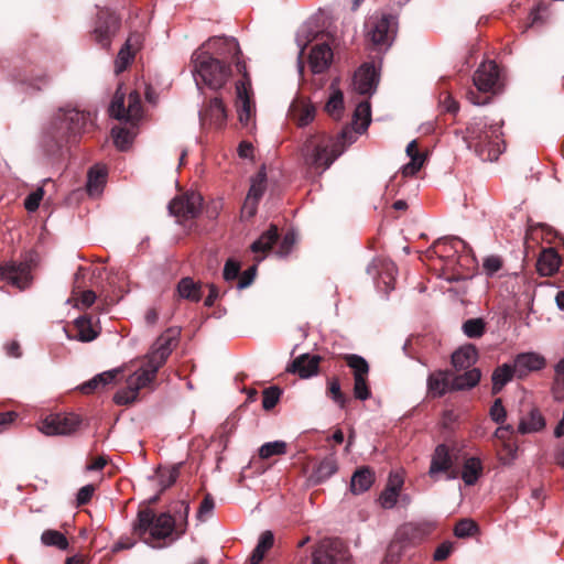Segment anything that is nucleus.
Returning <instances> with one entry per match:
<instances>
[{
    "label": "nucleus",
    "instance_id": "obj_27",
    "mask_svg": "<svg viewBox=\"0 0 564 564\" xmlns=\"http://www.w3.org/2000/svg\"><path fill=\"white\" fill-rule=\"evenodd\" d=\"M405 152L410 158V162L402 166L401 172L403 176L408 177L413 176L422 169L425 162V155L419 151L415 140H412L406 145Z\"/></svg>",
    "mask_w": 564,
    "mask_h": 564
},
{
    "label": "nucleus",
    "instance_id": "obj_61",
    "mask_svg": "<svg viewBox=\"0 0 564 564\" xmlns=\"http://www.w3.org/2000/svg\"><path fill=\"white\" fill-rule=\"evenodd\" d=\"M507 413L502 405L501 399H496L490 408V417L496 423H503L506 420Z\"/></svg>",
    "mask_w": 564,
    "mask_h": 564
},
{
    "label": "nucleus",
    "instance_id": "obj_52",
    "mask_svg": "<svg viewBox=\"0 0 564 564\" xmlns=\"http://www.w3.org/2000/svg\"><path fill=\"white\" fill-rule=\"evenodd\" d=\"M401 532L411 540H422L430 533V527L427 524L408 523L403 525Z\"/></svg>",
    "mask_w": 564,
    "mask_h": 564
},
{
    "label": "nucleus",
    "instance_id": "obj_21",
    "mask_svg": "<svg viewBox=\"0 0 564 564\" xmlns=\"http://www.w3.org/2000/svg\"><path fill=\"white\" fill-rule=\"evenodd\" d=\"M316 115L315 106L306 99L294 100L289 109V116L299 127L311 123Z\"/></svg>",
    "mask_w": 564,
    "mask_h": 564
},
{
    "label": "nucleus",
    "instance_id": "obj_15",
    "mask_svg": "<svg viewBox=\"0 0 564 564\" xmlns=\"http://www.w3.org/2000/svg\"><path fill=\"white\" fill-rule=\"evenodd\" d=\"M378 80V74L375 65L364 64L354 75V89L361 95H371L376 91Z\"/></svg>",
    "mask_w": 564,
    "mask_h": 564
},
{
    "label": "nucleus",
    "instance_id": "obj_55",
    "mask_svg": "<svg viewBox=\"0 0 564 564\" xmlns=\"http://www.w3.org/2000/svg\"><path fill=\"white\" fill-rule=\"evenodd\" d=\"M477 531V524L470 519L460 520L454 529V533L457 538H467L473 535Z\"/></svg>",
    "mask_w": 564,
    "mask_h": 564
},
{
    "label": "nucleus",
    "instance_id": "obj_11",
    "mask_svg": "<svg viewBox=\"0 0 564 564\" xmlns=\"http://www.w3.org/2000/svg\"><path fill=\"white\" fill-rule=\"evenodd\" d=\"M200 208L202 197L194 192L177 196L169 204L171 214L180 221L195 218L200 213Z\"/></svg>",
    "mask_w": 564,
    "mask_h": 564
},
{
    "label": "nucleus",
    "instance_id": "obj_63",
    "mask_svg": "<svg viewBox=\"0 0 564 564\" xmlns=\"http://www.w3.org/2000/svg\"><path fill=\"white\" fill-rule=\"evenodd\" d=\"M96 301L95 292L87 290L80 293V295L76 299V306L80 308L90 307Z\"/></svg>",
    "mask_w": 564,
    "mask_h": 564
},
{
    "label": "nucleus",
    "instance_id": "obj_38",
    "mask_svg": "<svg viewBox=\"0 0 564 564\" xmlns=\"http://www.w3.org/2000/svg\"><path fill=\"white\" fill-rule=\"evenodd\" d=\"M273 541L274 538L270 531H265L261 534L259 542L250 556L251 564H260L265 552L273 545Z\"/></svg>",
    "mask_w": 564,
    "mask_h": 564
},
{
    "label": "nucleus",
    "instance_id": "obj_46",
    "mask_svg": "<svg viewBox=\"0 0 564 564\" xmlns=\"http://www.w3.org/2000/svg\"><path fill=\"white\" fill-rule=\"evenodd\" d=\"M337 471V464L334 458H326L317 466L314 477L316 481L322 482L332 477Z\"/></svg>",
    "mask_w": 564,
    "mask_h": 564
},
{
    "label": "nucleus",
    "instance_id": "obj_4",
    "mask_svg": "<svg viewBox=\"0 0 564 564\" xmlns=\"http://www.w3.org/2000/svg\"><path fill=\"white\" fill-rule=\"evenodd\" d=\"M175 530L174 518L166 512L156 514L153 510L147 508L138 512L133 524V531L144 543L152 547H161V541L171 536Z\"/></svg>",
    "mask_w": 564,
    "mask_h": 564
},
{
    "label": "nucleus",
    "instance_id": "obj_25",
    "mask_svg": "<svg viewBox=\"0 0 564 564\" xmlns=\"http://www.w3.org/2000/svg\"><path fill=\"white\" fill-rule=\"evenodd\" d=\"M375 482V473L369 467L358 468L351 476L350 491L361 495L368 491Z\"/></svg>",
    "mask_w": 564,
    "mask_h": 564
},
{
    "label": "nucleus",
    "instance_id": "obj_10",
    "mask_svg": "<svg viewBox=\"0 0 564 564\" xmlns=\"http://www.w3.org/2000/svg\"><path fill=\"white\" fill-rule=\"evenodd\" d=\"M0 278L6 283L19 289H26L32 281L29 261H8L0 265Z\"/></svg>",
    "mask_w": 564,
    "mask_h": 564
},
{
    "label": "nucleus",
    "instance_id": "obj_12",
    "mask_svg": "<svg viewBox=\"0 0 564 564\" xmlns=\"http://www.w3.org/2000/svg\"><path fill=\"white\" fill-rule=\"evenodd\" d=\"M227 109L223 100L215 97L199 111L202 127L223 129L227 123Z\"/></svg>",
    "mask_w": 564,
    "mask_h": 564
},
{
    "label": "nucleus",
    "instance_id": "obj_43",
    "mask_svg": "<svg viewBox=\"0 0 564 564\" xmlns=\"http://www.w3.org/2000/svg\"><path fill=\"white\" fill-rule=\"evenodd\" d=\"M345 359L348 367L354 370V379L367 378L369 372V365L364 357L358 355H347Z\"/></svg>",
    "mask_w": 564,
    "mask_h": 564
},
{
    "label": "nucleus",
    "instance_id": "obj_28",
    "mask_svg": "<svg viewBox=\"0 0 564 564\" xmlns=\"http://www.w3.org/2000/svg\"><path fill=\"white\" fill-rule=\"evenodd\" d=\"M560 265L561 259L554 249L544 250L538 260V271L543 276L553 275Z\"/></svg>",
    "mask_w": 564,
    "mask_h": 564
},
{
    "label": "nucleus",
    "instance_id": "obj_60",
    "mask_svg": "<svg viewBox=\"0 0 564 564\" xmlns=\"http://www.w3.org/2000/svg\"><path fill=\"white\" fill-rule=\"evenodd\" d=\"M240 264L231 259L227 260L224 267V279L228 282L236 280L239 276Z\"/></svg>",
    "mask_w": 564,
    "mask_h": 564
},
{
    "label": "nucleus",
    "instance_id": "obj_2",
    "mask_svg": "<svg viewBox=\"0 0 564 564\" xmlns=\"http://www.w3.org/2000/svg\"><path fill=\"white\" fill-rule=\"evenodd\" d=\"M501 126L488 118H474L463 131V139L482 161H496L506 149Z\"/></svg>",
    "mask_w": 564,
    "mask_h": 564
},
{
    "label": "nucleus",
    "instance_id": "obj_20",
    "mask_svg": "<svg viewBox=\"0 0 564 564\" xmlns=\"http://www.w3.org/2000/svg\"><path fill=\"white\" fill-rule=\"evenodd\" d=\"M333 56V51L327 43L314 45L308 56L311 70L314 74L324 73L330 66Z\"/></svg>",
    "mask_w": 564,
    "mask_h": 564
},
{
    "label": "nucleus",
    "instance_id": "obj_48",
    "mask_svg": "<svg viewBox=\"0 0 564 564\" xmlns=\"http://www.w3.org/2000/svg\"><path fill=\"white\" fill-rule=\"evenodd\" d=\"M327 392L330 399L340 408L344 409L348 402L347 397L341 392L340 383L337 378H332L327 381Z\"/></svg>",
    "mask_w": 564,
    "mask_h": 564
},
{
    "label": "nucleus",
    "instance_id": "obj_58",
    "mask_svg": "<svg viewBox=\"0 0 564 564\" xmlns=\"http://www.w3.org/2000/svg\"><path fill=\"white\" fill-rule=\"evenodd\" d=\"M43 194L44 191L42 188H37L35 192L28 195L24 202L25 209L29 212H35L40 206V203L43 198Z\"/></svg>",
    "mask_w": 564,
    "mask_h": 564
},
{
    "label": "nucleus",
    "instance_id": "obj_17",
    "mask_svg": "<svg viewBox=\"0 0 564 564\" xmlns=\"http://www.w3.org/2000/svg\"><path fill=\"white\" fill-rule=\"evenodd\" d=\"M545 358L538 352H522L517 355L513 361V370L518 378H523L532 371H539L545 367Z\"/></svg>",
    "mask_w": 564,
    "mask_h": 564
},
{
    "label": "nucleus",
    "instance_id": "obj_9",
    "mask_svg": "<svg viewBox=\"0 0 564 564\" xmlns=\"http://www.w3.org/2000/svg\"><path fill=\"white\" fill-rule=\"evenodd\" d=\"M80 419L74 413H52L40 425V431L45 435H69L77 431Z\"/></svg>",
    "mask_w": 564,
    "mask_h": 564
},
{
    "label": "nucleus",
    "instance_id": "obj_36",
    "mask_svg": "<svg viewBox=\"0 0 564 564\" xmlns=\"http://www.w3.org/2000/svg\"><path fill=\"white\" fill-rule=\"evenodd\" d=\"M516 371L513 365L503 364L492 372V393L496 394L502 390V388L512 380Z\"/></svg>",
    "mask_w": 564,
    "mask_h": 564
},
{
    "label": "nucleus",
    "instance_id": "obj_23",
    "mask_svg": "<svg viewBox=\"0 0 564 564\" xmlns=\"http://www.w3.org/2000/svg\"><path fill=\"white\" fill-rule=\"evenodd\" d=\"M178 299L199 302L203 296L202 284L189 276L182 278L175 289Z\"/></svg>",
    "mask_w": 564,
    "mask_h": 564
},
{
    "label": "nucleus",
    "instance_id": "obj_14",
    "mask_svg": "<svg viewBox=\"0 0 564 564\" xmlns=\"http://www.w3.org/2000/svg\"><path fill=\"white\" fill-rule=\"evenodd\" d=\"M118 29V17L108 10H102L99 13L98 21L94 30L95 40L102 47L108 48L110 46L111 36L117 32Z\"/></svg>",
    "mask_w": 564,
    "mask_h": 564
},
{
    "label": "nucleus",
    "instance_id": "obj_16",
    "mask_svg": "<svg viewBox=\"0 0 564 564\" xmlns=\"http://www.w3.org/2000/svg\"><path fill=\"white\" fill-rule=\"evenodd\" d=\"M499 79V69L495 62L489 61L482 63L473 77L474 85L478 91L488 93L491 91Z\"/></svg>",
    "mask_w": 564,
    "mask_h": 564
},
{
    "label": "nucleus",
    "instance_id": "obj_30",
    "mask_svg": "<svg viewBox=\"0 0 564 564\" xmlns=\"http://www.w3.org/2000/svg\"><path fill=\"white\" fill-rule=\"evenodd\" d=\"M325 111L334 119H340L344 112V95L337 83L330 84V95L325 105Z\"/></svg>",
    "mask_w": 564,
    "mask_h": 564
},
{
    "label": "nucleus",
    "instance_id": "obj_1",
    "mask_svg": "<svg viewBox=\"0 0 564 564\" xmlns=\"http://www.w3.org/2000/svg\"><path fill=\"white\" fill-rule=\"evenodd\" d=\"M210 50L225 57L226 54H236L239 45L234 37H212L193 53V75L199 89L200 84L210 89H219L225 86L231 74L230 66L218 57H214Z\"/></svg>",
    "mask_w": 564,
    "mask_h": 564
},
{
    "label": "nucleus",
    "instance_id": "obj_39",
    "mask_svg": "<svg viewBox=\"0 0 564 564\" xmlns=\"http://www.w3.org/2000/svg\"><path fill=\"white\" fill-rule=\"evenodd\" d=\"M183 463L175 464L171 467L159 468L156 478L162 489L171 487L180 476L181 466Z\"/></svg>",
    "mask_w": 564,
    "mask_h": 564
},
{
    "label": "nucleus",
    "instance_id": "obj_34",
    "mask_svg": "<svg viewBox=\"0 0 564 564\" xmlns=\"http://www.w3.org/2000/svg\"><path fill=\"white\" fill-rule=\"evenodd\" d=\"M106 176L107 171L102 166L96 165L89 170L87 180V192L89 195L95 196L101 193L106 183Z\"/></svg>",
    "mask_w": 564,
    "mask_h": 564
},
{
    "label": "nucleus",
    "instance_id": "obj_50",
    "mask_svg": "<svg viewBox=\"0 0 564 564\" xmlns=\"http://www.w3.org/2000/svg\"><path fill=\"white\" fill-rule=\"evenodd\" d=\"M142 113L141 98L137 91L128 96L127 121L138 120Z\"/></svg>",
    "mask_w": 564,
    "mask_h": 564
},
{
    "label": "nucleus",
    "instance_id": "obj_22",
    "mask_svg": "<svg viewBox=\"0 0 564 564\" xmlns=\"http://www.w3.org/2000/svg\"><path fill=\"white\" fill-rule=\"evenodd\" d=\"M452 467L453 460L448 447L445 444L437 445L432 454L429 476L436 480L438 474L447 473Z\"/></svg>",
    "mask_w": 564,
    "mask_h": 564
},
{
    "label": "nucleus",
    "instance_id": "obj_31",
    "mask_svg": "<svg viewBox=\"0 0 564 564\" xmlns=\"http://www.w3.org/2000/svg\"><path fill=\"white\" fill-rule=\"evenodd\" d=\"M139 44H140V35L139 34H131L128 37L124 46L118 53V56H117V59L115 63L116 73L119 74L128 67V65L130 64V62L133 58V53L131 52V47L138 46Z\"/></svg>",
    "mask_w": 564,
    "mask_h": 564
},
{
    "label": "nucleus",
    "instance_id": "obj_62",
    "mask_svg": "<svg viewBox=\"0 0 564 564\" xmlns=\"http://www.w3.org/2000/svg\"><path fill=\"white\" fill-rule=\"evenodd\" d=\"M482 267L488 275H494L501 269L502 261L498 256H490L484 260Z\"/></svg>",
    "mask_w": 564,
    "mask_h": 564
},
{
    "label": "nucleus",
    "instance_id": "obj_47",
    "mask_svg": "<svg viewBox=\"0 0 564 564\" xmlns=\"http://www.w3.org/2000/svg\"><path fill=\"white\" fill-rule=\"evenodd\" d=\"M265 173L259 172L252 180L249 192L247 194V198L254 199L259 202L265 191Z\"/></svg>",
    "mask_w": 564,
    "mask_h": 564
},
{
    "label": "nucleus",
    "instance_id": "obj_13",
    "mask_svg": "<svg viewBox=\"0 0 564 564\" xmlns=\"http://www.w3.org/2000/svg\"><path fill=\"white\" fill-rule=\"evenodd\" d=\"M152 380L147 377V375L142 373L140 370H137L128 378L127 387L119 390L115 394V403L119 405H126L134 402L138 398L139 391L142 388L149 386Z\"/></svg>",
    "mask_w": 564,
    "mask_h": 564
},
{
    "label": "nucleus",
    "instance_id": "obj_49",
    "mask_svg": "<svg viewBox=\"0 0 564 564\" xmlns=\"http://www.w3.org/2000/svg\"><path fill=\"white\" fill-rule=\"evenodd\" d=\"M78 330L76 338L80 341H91L97 337L90 322L85 317H79L75 321Z\"/></svg>",
    "mask_w": 564,
    "mask_h": 564
},
{
    "label": "nucleus",
    "instance_id": "obj_3",
    "mask_svg": "<svg viewBox=\"0 0 564 564\" xmlns=\"http://www.w3.org/2000/svg\"><path fill=\"white\" fill-rule=\"evenodd\" d=\"M347 134V131H343L339 138H333L325 133L311 134L301 147L304 163L308 167L323 173L344 152Z\"/></svg>",
    "mask_w": 564,
    "mask_h": 564
},
{
    "label": "nucleus",
    "instance_id": "obj_7",
    "mask_svg": "<svg viewBox=\"0 0 564 564\" xmlns=\"http://www.w3.org/2000/svg\"><path fill=\"white\" fill-rule=\"evenodd\" d=\"M367 36L378 47H389L397 34V20L391 14L372 15L366 23Z\"/></svg>",
    "mask_w": 564,
    "mask_h": 564
},
{
    "label": "nucleus",
    "instance_id": "obj_51",
    "mask_svg": "<svg viewBox=\"0 0 564 564\" xmlns=\"http://www.w3.org/2000/svg\"><path fill=\"white\" fill-rule=\"evenodd\" d=\"M111 133L116 147L121 151L127 150L129 145L132 143L133 135L130 131H128L124 128H113Z\"/></svg>",
    "mask_w": 564,
    "mask_h": 564
},
{
    "label": "nucleus",
    "instance_id": "obj_41",
    "mask_svg": "<svg viewBox=\"0 0 564 564\" xmlns=\"http://www.w3.org/2000/svg\"><path fill=\"white\" fill-rule=\"evenodd\" d=\"M41 541L47 546H56L59 550H66L68 547L66 536L56 530H45L41 535Z\"/></svg>",
    "mask_w": 564,
    "mask_h": 564
},
{
    "label": "nucleus",
    "instance_id": "obj_35",
    "mask_svg": "<svg viewBox=\"0 0 564 564\" xmlns=\"http://www.w3.org/2000/svg\"><path fill=\"white\" fill-rule=\"evenodd\" d=\"M371 121V107L368 101H361L357 105L354 112L355 131L362 133L367 130Z\"/></svg>",
    "mask_w": 564,
    "mask_h": 564
},
{
    "label": "nucleus",
    "instance_id": "obj_24",
    "mask_svg": "<svg viewBox=\"0 0 564 564\" xmlns=\"http://www.w3.org/2000/svg\"><path fill=\"white\" fill-rule=\"evenodd\" d=\"M452 372L436 371L427 378V390L433 397H442L452 389Z\"/></svg>",
    "mask_w": 564,
    "mask_h": 564
},
{
    "label": "nucleus",
    "instance_id": "obj_19",
    "mask_svg": "<svg viewBox=\"0 0 564 564\" xmlns=\"http://www.w3.org/2000/svg\"><path fill=\"white\" fill-rule=\"evenodd\" d=\"M319 362V356L303 354L292 361L288 371L297 373L302 379H307L318 373Z\"/></svg>",
    "mask_w": 564,
    "mask_h": 564
},
{
    "label": "nucleus",
    "instance_id": "obj_26",
    "mask_svg": "<svg viewBox=\"0 0 564 564\" xmlns=\"http://www.w3.org/2000/svg\"><path fill=\"white\" fill-rule=\"evenodd\" d=\"M545 427V419L539 409H531L527 415L520 419L518 432L520 434L538 433Z\"/></svg>",
    "mask_w": 564,
    "mask_h": 564
},
{
    "label": "nucleus",
    "instance_id": "obj_5",
    "mask_svg": "<svg viewBox=\"0 0 564 564\" xmlns=\"http://www.w3.org/2000/svg\"><path fill=\"white\" fill-rule=\"evenodd\" d=\"M177 335L174 329L164 332L153 344L147 356V362L139 369L152 381L155 379L158 370L165 364L172 350L176 347Z\"/></svg>",
    "mask_w": 564,
    "mask_h": 564
},
{
    "label": "nucleus",
    "instance_id": "obj_56",
    "mask_svg": "<svg viewBox=\"0 0 564 564\" xmlns=\"http://www.w3.org/2000/svg\"><path fill=\"white\" fill-rule=\"evenodd\" d=\"M370 395L371 392L367 383V378L354 379V397L360 401H366Z\"/></svg>",
    "mask_w": 564,
    "mask_h": 564
},
{
    "label": "nucleus",
    "instance_id": "obj_42",
    "mask_svg": "<svg viewBox=\"0 0 564 564\" xmlns=\"http://www.w3.org/2000/svg\"><path fill=\"white\" fill-rule=\"evenodd\" d=\"M288 445L284 441H273L261 445L259 448V457L269 459L272 456H280L286 453Z\"/></svg>",
    "mask_w": 564,
    "mask_h": 564
},
{
    "label": "nucleus",
    "instance_id": "obj_53",
    "mask_svg": "<svg viewBox=\"0 0 564 564\" xmlns=\"http://www.w3.org/2000/svg\"><path fill=\"white\" fill-rule=\"evenodd\" d=\"M463 330L469 338L480 337L485 332V323L481 318L467 319L463 324Z\"/></svg>",
    "mask_w": 564,
    "mask_h": 564
},
{
    "label": "nucleus",
    "instance_id": "obj_6",
    "mask_svg": "<svg viewBox=\"0 0 564 564\" xmlns=\"http://www.w3.org/2000/svg\"><path fill=\"white\" fill-rule=\"evenodd\" d=\"M235 108L240 124L250 130L254 128L257 110L252 99L250 78L247 74L243 75L242 80L236 84Z\"/></svg>",
    "mask_w": 564,
    "mask_h": 564
},
{
    "label": "nucleus",
    "instance_id": "obj_54",
    "mask_svg": "<svg viewBox=\"0 0 564 564\" xmlns=\"http://www.w3.org/2000/svg\"><path fill=\"white\" fill-rule=\"evenodd\" d=\"M281 390L278 387H270L263 390L262 406L264 410L273 409L279 402Z\"/></svg>",
    "mask_w": 564,
    "mask_h": 564
},
{
    "label": "nucleus",
    "instance_id": "obj_40",
    "mask_svg": "<svg viewBox=\"0 0 564 564\" xmlns=\"http://www.w3.org/2000/svg\"><path fill=\"white\" fill-rule=\"evenodd\" d=\"M278 239V228L271 226L265 232H263L252 245L251 250L254 253L265 252Z\"/></svg>",
    "mask_w": 564,
    "mask_h": 564
},
{
    "label": "nucleus",
    "instance_id": "obj_57",
    "mask_svg": "<svg viewBox=\"0 0 564 564\" xmlns=\"http://www.w3.org/2000/svg\"><path fill=\"white\" fill-rule=\"evenodd\" d=\"M214 508H215V502H214V499L213 497L207 494L203 501L200 502V506L198 508V511H197V519L199 521H205L207 518H209L214 511Z\"/></svg>",
    "mask_w": 564,
    "mask_h": 564
},
{
    "label": "nucleus",
    "instance_id": "obj_29",
    "mask_svg": "<svg viewBox=\"0 0 564 564\" xmlns=\"http://www.w3.org/2000/svg\"><path fill=\"white\" fill-rule=\"evenodd\" d=\"M477 360V350L473 345H465L452 355V364L457 370L471 367Z\"/></svg>",
    "mask_w": 564,
    "mask_h": 564
},
{
    "label": "nucleus",
    "instance_id": "obj_33",
    "mask_svg": "<svg viewBox=\"0 0 564 564\" xmlns=\"http://www.w3.org/2000/svg\"><path fill=\"white\" fill-rule=\"evenodd\" d=\"M312 564H340L334 554L333 543L329 541L321 542L312 554Z\"/></svg>",
    "mask_w": 564,
    "mask_h": 564
},
{
    "label": "nucleus",
    "instance_id": "obj_45",
    "mask_svg": "<svg viewBox=\"0 0 564 564\" xmlns=\"http://www.w3.org/2000/svg\"><path fill=\"white\" fill-rule=\"evenodd\" d=\"M109 113L118 120H127V108L124 107V94L118 89L109 106Z\"/></svg>",
    "mask_w": 564,
    "mask_h": 564
},
{
    "label": "nucleus",
    "instance_id": "obj_37",
    "mask_svg": "<svg viewBox=\"0 0 564 564\" xmlns=\"http://www.w3.org/2000/svg\"><path fill=\"white\" fill-rule=\"evenodd\" d=\"M481 373L477 368L465 371L462 375L452 377L453 390H465L474 388L480 380Z\"/></svg>",
    "mask_w": 564,
    "mask_h": 564
},
{
    "label": "nucleus",
    "instance_id": "obj_64",
    "mask_svg": "<svg viewBox=\"0 0 564 564\" xmlns=\"http://www.w3.org/2000/svg\"><path fill=\"white\" fill-rule=\"evenodd\" d=\"M94 492H95L94 485H86V486L82 487L78 490L77 496H76L77 505L83 506V505H86L87 502H89Z\"/></svg>",
    "mask_w": 564,
    "mask_h": 564
},
{
    "label": "nucleus",
    "instance_id": "obj_18",
    "mask_svg": "<svg viewBox=\"0 0 564 564\" xmlns=\"http://www.w3.org/2000/svg\"><path fill=\"white\" fill-rule=\"evenodd\" d=\"M403 484L404 480L401 474L390 473L387 485L378 498L381 508L392 509L395 507Z\"/></svg>",
    "mask_w": 564,
    "mask_h": 564
},
{
    "label": "nucleus",
    "instance_id": "obj_44",
    "mask_svg": "<svg viewBox=\"0 0 564 564\" xmlns=\"http://www.w3.org/2000/svg\"><path fill=\"white\" fill-rule=\"evenodd\" d=\"M512 434H513V427L511 425H503V426H499L495 431L494 435L497 440H499L502 443L505 449L508 452V454L513 459L516 456V453H517V446L509 442Z\"/></svg>",
    "mask_w": 564,
    "mask_h": 564
},
{
    "label": "nucleus",
    "instance_id": "obj_32",
    "mask_svg": "<svg viewBox=\"0 0 564 564\" xmlns=\"http://www.w3.org/2000/svg\"><path fill=\"white\" fill-rule=\"evenodd\" d=\"M482 474V464L478 457H469L464 462L462 479L466 486H474Z\"/></svg>",
    "mask_w": 564,
    "mask_h": 564
},
{
    "label": "nucleus",
    "instance_id": "obj_59",
    "mask_svg": "<svg viewBox=\"0 0 564 564\" xmlns=\"http://www.w3.org/2000/svg\"><path fill=\"white\" fill-rule=\"evenodd\" d=\"M119 369H112L105 372H101L93 378V383H100V387L104 388L110 383H112L117 376L119 375Z\"/></svg>",
    "mask_w": 564,
    "mask_h": 564
},
{
    "label": "nucleus",
    "instance_id": "obj_8",
    "mask_svg": "<svg viewBox=\"0 0 564 564\" xmlns=\"http://www.w3.org/2000/svg\"><path fill=\"white\" fill-rule=\"evenodd\" d=\"M90 113L77 109H61L53 123L54 137L64 138L68 134L80 133L90 121Z\"/></svg>",
    "mask_w": 564,
    "mask_h": 564
}]
</instances>
